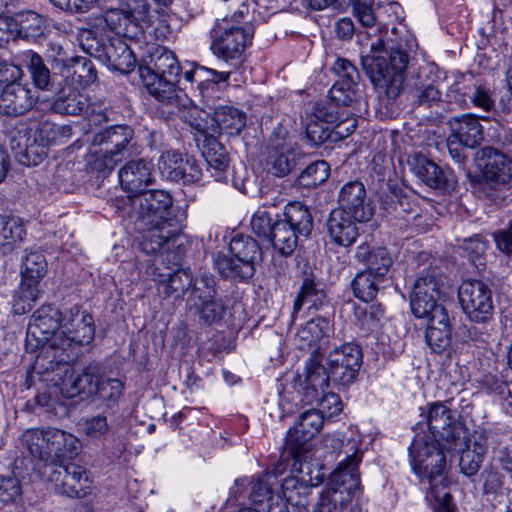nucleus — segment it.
<instances>
[{"mask_svg":"<svg viewBox=\"0 0 512 512\" xmlns=\"http://www.w3.org/2000/svg\"><path fill=\"white\" fill-rule=\"evenodd\" d=\"M362 351L355 344H344L331 351L327 358L331 381L346 386L353 383L362 364Z\"/></svg>","mask_w":512,"mask_h":512,"instance_id":"nucleus-17","label":"nucleus"},{"mask_svg":"<svg viewBox=\"0 0 512 512\" xmlns=\"http://www.w3.org/2000/svg\"><path fill=\"white\" fill-rule=\"evenodd\" d=\"M202 155L207 164L217 170L224 171L228 167V154L224 146L213 137L205 138Z\"/></svg>","mask_w":512,"mask_h":512,"instance_id":"nucleus-51","label":"nucleus"},{"mask_svg":"<svg viewBox=\"0 0 512 512\" xmlns=\"http://www.w3.org/2000/svg\"><path fill=\"white\" fill-rule=\"evenodd\" d=\"M428 326L425 332L427 345L434 353H441L451 343V325L445 308H438L428 314Z\"/></svg>","mask_w":512,"mask_h":512,"instance_id":"nucleus-24","label":"nucleus"},{"mask_svg":"<svg viewBox=\"0 0 512 512\" xmlns=\"http://www.w3.org/2000/svg\"><path fill=\"white\" fill-rule=\"evenodd\" d=\"M94 334L92 316L80 311L78 307H73L64 314L61 330L57 335H61V339L68 340L69 347L74 351L76 346L89 344Z\"/></svg>","mask_w":512,"mask_h":512,"instance_id":"nucleus-19","label":"nucleus"},{"mask_svg":"<svg viewBox=\"0 0 512 512\" xmlns=\"http://www.w3.org/2000/svg\"><path fill=\"white\" fill-rule=\"evenodd\" d=\"M193 283L192 274L187 270H178L160 280V288L167 297L181 298Z\"/></svg>","mask_w":512,"mask_h":512,"instance_id":"nucleus-48","label":"nucleus"},{"mask_svg":"<svg viewBox=\"0 0 512 512\" xmlns=\"http://www.w3.org/2000/svg\"><path fill=\"white\" fill-rule=\"evenodd\" d=\"M123 159L103 149L102 152H94L88 160L91 171L97 172L101 177L108 176L115 166Z\"/></svg>","mask_w":512,"mask_h":512,"instance_id":"nucleus-55","label":"nucleus"},{"mask_svg":"<svg viewBox=\"0 0 512 512\" xmlns=\"http://www.w3.org/2000/svg\"><path fill=\"white\" fill-rule=\"evenodd\" d=\"M158 169L166 179L183 185L197 183L202 177L198 160L177 150L163 152L158 159Z\"/></svg>","mask_w":512,"mask_h":512,"instance_id":"nucleus-16","label":"nucleus"},{"mask_svg":"<svg viewBox=\"0 0 512 512\" xmlns=\"http://www.w3.org/2000/svg\"><path fill=\"white\" fill-rule=\"evenodd\" d=\"M21 444L46 466L75 457L81 447L77 437L55 427L27 429L21 436Z\"/></svg>","mask_w":512,"mask_h":512,"instance_id":"nucleus-4","label":"nucleus"},{"mask_svg":"<svg viewBox=\"0 0 512 512\" xmlns=\"http://www.w3.org/2000/svg\"><path fill=\"white\" fill-rule=\"evenodd\" d=\"M172 203L167 191L145 189L136 196L117 198L113 205L119 216L135 221L137 229L143 232L141 248L151 254L178 235L174 221L165 216Z\"/></svg>","mask_w":512,"mask_h":512,"instance_id":"nucleus-1","label":"nucleus"},{"mask_svg":"<svg viewBox=\"0 0 512 512\" xmlns=\"http://www.w3.org/2000/svg\"><path fill=\"white\" fill-rule=\"evenodd\" d=\"M327 302V296L321 284L315 281L312 276H305L300 291L294 301L293 315L303 306L308 304V308H318Z\"/></svg>","mask_w":512,"mask_h":512,"instance_id":"nucleus-39","label":"nucleus"},{"mask_svg":"<svg viewBox=\"0 0 512 512\" xmlns=\"http://www.w3.org/2000/svg\"><path fill=\"white\" fill-rule=\"evenodd\" d=\"M40 287L32 285H25L21 282L19 290L13 297L12 310L17 315H23L29 312L39 298Z\"/></svg>","mask_w":512,"mask_h":512,"instance_id":"nucleus-53","label":"nucleus"},{"mask_svg":"<svg viewBox=\"0 0 512 512\" xmlns=\"http://www.w3.org/2000/svg\"><path fill=\"white\" fill-rule=\"evenodd\" d=\"M380 204L387 213H393L401 216L408 212L409 205L407 198L402 195L401 189L387 185V190H383L380 194Z\"/></svg>","mask_w":512,"mask_h":512,"instance_id":"nucleus-52","label":"nucleus"},{"mask_svg":"<svg viewBox=\"0 0 512 512\" xmlns=\"http://www.w3.org/2000/svg\"><path fill=\"white\" fill-rule=\"evenodd\" d=\"M78 41L85 53L99 60H103L107 45L101 44L92 30L84 29L80 31Z\"/></svg>","mask_w":512,"mask_h":512,"instance_id":"nucleus-61","label":"nucleus"},{"mask_svg":"<svg viewBox=\"0 0 512 512\" xmlns=\"http://www.w3.org/2000/svg\"><path fill=\"white\" fill-rule=\"evenodd\" d=\"M24 59L34 86L41 90H51L54 79L42 57L29 50L24 53Z\"/></svg>","mask_w":512,"mask_h":512,"instance_id":"nucleus-42","label":"nucleus"},{"mask_svg":"<svg viewBox=\"0 0 512 512\" xmlns=\"http://www.w3.org/2000/svg\"><path fill=\"white\" fill-rule=\"evenodd\" d=\"M213 121L217 125L220 133L228 136H236L246 125V115L244 112L233 106H219L213 113Z\"/></svg>","mask_w":512,"mask_h":512,"instance_id":"nucleus-37","label":"nucleus"},{"mask_svg":"<svg viewBox=\"0 0 512 512\" xmlns=\"http://www.w3.org/2000/svg\"><path fill=\"white\" fill-rule=\"evenodd\" d=\"M22 69L11 64L0 68V113L6 116H20L33 108L36 97L29 84L22 83Z\"/></svg>","mask_w":512,"mask_h":512,"instance_id":"nucleus-7","label":"nucleus"},{"mask_svg":"<svg viewBox=\"0 0 512 512\" xmlns=\"http://www.w3.org/2000/svg\"><path fill=\"white\" fill-rule=\"evenodd\" d=\"M457 451L459 452V450ZM460 451V471L468 477L475 476L484 460L486 447L478 442L468 443L467 438Z\"/></svg>","mask_w":512,"mask_h":512,"instance_id":"nucleus-44","label":"nucleus"},{"mask_svg":"<svg viewBox=\"0 0 512 512\" xmlns=\"http://www.w3.org/2000/svg\"><path fill=\"white\" fill-rule=\"evenodd\" d=\"M123 388L124 384L119 379L101 378L95 396L100 400L114 403L122 396Z\"/></svg>","mask_w":512,"mask_h":512,"instance_id":"nucleus-60","label":"nucleus"},{"mask_svg":"<svg viewBox=\"0 0 512 512\" xmlns=\"http://www.w3.org/2000/svg\"><path fill=\"white\" fill-rule=\"evenodd\" d=\"M121 188L136 196L154 182L153 164L143 158L127 161L118 171Z\"/></svg>","mask_w":512,"mask_h":512,"instance_id":"nucleus-23","label":"nucleus"},{"mask_svg":"<svg viewBox=\"0 0 512 512\" xmlns=\"http://www.w3.org/2000/svg\"><path fill=\"white\" fill-rule=\"evenodd\" d=\"M445 277L436 270L421 274L415 281L410 296V305L416 317H426L438 308H444L437 303L442 293Z\"/></svg>","mask_w":512,"mask_h":512,"instance_id":"nucleus-14","label":"nucleus"},{"mask_svg":"<svg viewBox=\"0 0 512 512\" xmlns=\"http://www.w3.org/2000/svg\"><path fill=\"white\" fill-rule=\"evenodd\" d=\"M311 439L312 437H306V434L301 433L296 425L287 433L285 448L294 458L293 470H297L296 463L298 458L307 450L306 446Z\"/></svg>","mask_w":512,"mask_h":512,"instance_id":"nucleus-59","label":"nucleus"},{"mask_svg":"<svg viewBox=\"0 0 512 512\" xmlns=\"http://www.w3.org/2000/svg\"><path fill=\"white\" fill-rule=\"evenodd\" d=\"M88 108L87 96L71 86L62 88L52 104L53 111L62 115H79Z\"/></svg>","mask_w":512,"mask_h":512,"instance_id":"nucleus-34","label":"nucleus"},{"mask_svg":"<svg viewBox=\"0 0 512 512\" xmlns=\"http://www.w3.org/2000/svg\"><path fill=\"white\" fill-rule=\"evenodd\" d=\"M355 257L366 265V271L376 275V278L383 279L393 264V259L385 247L371 248L366 243L356 248Z\"/></svg>","mask_w":512,"mask_h":512,"instance_id":"nucleus-31","label":"nucleus"},{"mask_svg":"<svg viewBox=\"0 0 512 512\" xmlns=\"http://www.w3.org/2000/svg\"><path fill=\"white\" fill-rule=\"evenodd\" d=\"M102 20L109 30L124 37L134 39L141 34L140 28L134 24L122 5L121 8H110L105 11Z\"/></svg>","mask_w":512,"mask_h":512,"instance_id":"nucleus-40","label":"nucleus"},{"mask_svg":"<svg viewBox=\"0 0 512 512\" xmlns=\"http://www.w3.org/2000/svg\"><path fill=\"white\" fill-rule=\"evenodd\" d=\"M332 326L330 321L324 317H317L307 321L297 332L303 346H311L324 337H328Z\"/></svg>","mask_w":512,"mask_h":512,"instance_id":"nucleus-45","label":"nucleus"},{"mask_svg":"<svg viewBox=\"0 0 512 512\" xmlns=\"http://www.w3.org/2000/svg\"><path fill=\"white\" fill-rule=\"evenodd\" d=\"M247 13L248 7L242 4L229 19L225 17L216 23L212 30V50L215 55L225 60L240 58L252 39L250 31L240 25Z\"/></svg>","mask_w":512,"mask_h":512,"instance_id":"nucleus-6","label":"nucleus"},{"mask_svg":"<svg viewBox=\"0 0 512 512\" xmlns=\"http://www.w3.org/2000/svg\"><path fill=\"white\" fill-rule=\"evenodd\" d=\"M359 222L353 215L344 210L334 209L327 220V229L332 241L348 247L355 242L359 233L356 223Z\"/></svg>","mask_w":512,"mask_h":512,"instance_id":"nucleus-27","label":"nucleus"},{"mask_svg":"<svg viewBox=\"0 0 512 512\" xmlns=\"http://www.w3.org/2000/svg\"><path fill=\"white\" fill-rule=\"evenodd\" d=\"M47 272V261L44 255L38 251L26 254L21 266V282L29 286L34 284L40 287V282Z\"/></svg>","mask_w":512,"mask_h":512,"instance_id":"nucleus-43","label":"nucleus"},{"mask_svg":"<svg viewBox=\"0 0 512 512\" xmlns=\"http://www.w3.org/2000/svg\"><path fill=\"white\" fill-rule=\"evenodd\" d=\"M477 163L487 183L506 186L512 182V159L493 147H483L477 152Z\"/></svg>","mask_w":512,"mask_h":512,"instance_id":"nucleus-18","label":"nucleus"},{"mask_svg":"<svg viewBox=\"0 0 512 512\" xmlns=\"http://www.w3.org/2000/svg\"><path fill=\"white\" fill-rule=\"evenodd\" d=\"M446 450L442 445L429 443L423 437H416L409 447V455L413 470L418 475L427 478L430 485V491L427 499L435 503L433 489L441 491V488L447 490L446 480L443 477V471L446 465L444 455Z\"/></svg>","mask_w":512,"mask_h":512,"instance_id":"nucleus-5","label":"nucleus"},{"mask_svg":"<svg viewBox=\"0 0 512 512\" xmlns=\"http://www.w3.org/2000/svg\"><path fill=\"white\" fill-rule=\"evenodd\" d=\"M305 394L308 403L319 400L331 381L330 371L322 365L318 355L312 356L305 365L304 372ZM299 378L302 375H298Z\"/></svg>","mask_w":512,"mask_h":512,"instance_id":"nucleus-26","label":"nucleus"},{"mask_svg":"<svg viewBox=\"0 0 512 512\" xmlns=\"http://www.w3.org/2000/svg\"><path fill=\"white\" fill-rule=\"evenodd\" d=\"M140 70H148L156 75L179 79L181 67L173 52L157 46L148 56L146 64L139 67Z\"/></svg>","mask_w":512,"mask_h":512,"instance_id":"nucleus-32","label":"nucleus"},{"mask_svg":"<svg viewBox=\"0 0 512 512\" xmlns=\"http://www.w3.org/2000/svg\"><path fill=\"white\" fill-rule=\"evenodd\" d=\"M408 164L415 176L428 187L434 189H447L450 187L445 172L426 156L416 153L409 157Z\"/></svg>","mask_w":512,"mask_h":512,"instance_id":"nucleus-30","label":"nucleus"},{"mask_svg":"<svg viewBox=\"0 0 512 512\" xmlns=\"http://www.w3.org/2000/svg\"><path fill=\"white\" fill-rule=\"evenodd\" d=\"M101 377L96 373L95 368L87 367L82 373L72 377V370L66 376V385H60L68 397H74L79 394L95 396L98 389V383Z\"/></svg>","mask_w":512,"mask_h":512,"instance_id":"nucleus-35","label":"nucleus"},{"mask_svg":"<svg viewBox=\"0 0 512 512\" xmlns=\"http://www.w3.org/2000/svg\"><path fill=\"white\" fill-rule=\"evenodd\" d=\"M212 281L206 279L204 285L208 286V291L199 296V301H194L193 306L197 309L200 319L207 324H212L221 320L225 306L220 299L214 297V291L211 289Z\"/></svg>","mask_w":512,"mask_h":512,"instance_id":"nucleus-41","label":"nucleus"},{"mask_svg":"<svg viewBox=\"0 0 512 512\" xmlns=\"http://www.w3.org/2000/svg\"><path fill=\"white\" fill-rule=\"evenodd\" d=\"M325 416L321 411L316 409H310L303 412L299 417L297 427L299 431L306 434V437H314L318 434L323 426Z\"/></svg>","mask_w":512,"mask_h":512,"instance_id":"nucleus-58","label":"nucleus"},{"mask_svg":"<svg viewBox=\"0 0 512 512\" xmlns=\"http://www.w3.org/2000/svg\"><path fill=\"white\" fill-rule=\"evenodd\" d=\"M330 175V166L324 160L309 164L296 178V184L304 188H315L324 183Z\"/></svg>","mask_w":512,"mask_h":512,"instance_id":"nucleus-46","label":"nucleus"},{"mask_svg":"<svg viewBox=\"0 0 512 512\" xmlns=\"http://www.w3.org/2000/svg\"><path fill=\"white\" fill-rule=\"evenodd\" d=\"M134 137L135 133L132 127L114 125L94 134L91 145L104 147L105 150L124 159L126 154L131 155L136 150Z\"/></svg>","mask_w":512,"mask_h":512,"instance_id":"nucleus-22","label":"nucleus"},{"mask_svg":"<svg viewBox=\"0 0 512 512\" xmlns=\"http://www.w3.org/2000/svg\"><path fill=\"white\" fill-rule=\"evenodd\" d=\"M26 236L22 220L14 215L0 216V252L8 254L18 247Z\"/></svg>","mask_w":512,"mask_h":512,"instance_id":"nucleus-33","label":"nucleus"},{"mask_svg":"<svg viewBox=\"0 0 512 512\" xmlns=\"http://www.w3.org/2000/svg\"><path fill=\"white\" fill-rule=\"evenodd\" d=\"M103 60L123 74L129 73L136 65V57L132 50L121 39H115L106 46Z\"/></svg>","mask_w":512,"mask_h":512,"instance_id":"nucleus-36","label":"nucleus"},{"mask_svg":"<svg viewBox=\"0 0 512 512\" xmlns=\"http://www.w3.org/2000/svg\"><path fill=\"white\" fill-rule=\"evenodd\" d=\"M410 93L414 102L418 105H431L441 99V92L434 83L415 81L410 87Z\"/></svg>","mask_w":512,"mask_h":512,"instance_id":"nucleus-56","label":"nucleus"},{"mask_svg":"<svg viewBox=\"0 0 512 512\" xmlns=\"http://www.w3.org/2000/svg\"><path fill=\"white\" fill-rule=\"evenodd\" d=\"M338 204L337 210H344L359 222L369 221L374 213L371 202L367 198L365 186L360 181H350L341 187Z\"/></svg>","mask_w":512,"mask_h":512,"instance_id":"nucleus-21","label":"nucleus"},{"mask_svg":"<svg viewBox=\"0 0 512 512\" xmlns=\"http://www.w3.org/2000/svg\"><path fill=\"white\" fill-rule=\"evenodd\" d=\"M457 91L461 93L464 100L468 99L475 107L484 111H490L494 107V99L489 89L477 82L458 84Z\"/></svg>","mask_w":512,"mask_h":512,"instance_id":"nucleus-47","label":"nucleus"},{"mask_svg":"<svg viewBox=\"0 0 512 512\" xmlns=\"http://www.w3.org/2000/svg\"><path fill=\"white\" fill-rule=\"evenodd\" d=\"M447 125L451 135L459 139L466 147L475 148L484 139L483 127L479 118L473 114L451 117Z\"/></svg>","mask_w":512,"mask_h":512,"instance_id":"nucleus-29","label":"nucleus"},{"mask_svg":"<svg viewBox=\"0 0 512 512\" xmlns=\"http://www.w3.org/2000/svg\"><path fill=\"white\" fill-rule=\"evenodd\" d=\"M284 218L258 209L250 221L251 230L258 237L269 241L282 256H290L300 237L307 238L313 229V218L309 209L300 202L289 203L284 209Z\"/></svg>","mask_w":512,"mask_h":512,"instance_id":"nucleus-3","label":"nucleus"},{"mask_svg":"<svg viewBox=\"0 0 512 512\" xmlns=\"http://www.w3.org/2000/svg\"><path fill=\"white\" fill-rule=\"evenodd\" d=\"M243 262L237 259L236 257H230L226 254L219 253L217 254L214 265L215 268L219 271V273L225 278L239 279V280H247L252 276H246L242 271Z\"/></svg>","mask_w":512,"mask_h":512,"instance_id":"nucleus-54","label":"nucleus"},{"mask_svg":"<svg viewBox=\"0 0 512 512\" xmlns=\"http://www.w3.org/2000/svg\"><path fill=\"white\" fill-rule=\"evenodd\" d=\"M60 127L49 121L30 123L17 131L12 147L23 153L28 164L37 165L48 155V146L56 140Z\"/></svg>","mask_w":512,"mask_h":512,"instance_id":"nucleus-10","label":"nucleus"},{"mask_svg":"<svg viewBox=\"0 0 512 512\" xmlns=\"http://www.w3.org/2000/svg\"><path fill=\"white\" fill-rule=\"evenodd\" d=\"M229 250L234 257L243 262L241 272L246 276H253L255 264L262 259L258 242L251 236L236 234L230 241Z\"/></svg>","mask_w":512,"mask_h":512,"instance_id":"nucleus-28","label":"nucleus"},{"mask_svg":"<svg viewBox=\"0 0 512 512\" xmlns=\"http://www.w3.org/2000/svg\"><path fill=\"white\" fill-rule=\"evenodd\" d=\"M306 139L313 146L333 141L332 127L318 121L308 123L306 127Z\"/></svg>","mask_w":512,"mask_h":512,"instance_id":"nucleus-63","label":"nucleus"},{"mask_svg":"<svg viewBox=\"0 0 512 512\" xmlns=\"http://www.w3.org/2000/svg\"><path fill=\"white\" fill-rule=\"evenodd\" d=\"M32 372L38 375L49 372L56 373L49 379L56 385H66V376L71 371L69 362L74 359L75 353L69 347V341L61 339V335L55 334L51 339L39 344Z\"/></svg>","mask_w":512,"mask_h":512,"instance_id":"nucleus-9","label":"nucleus"},{"mask_svg":"<svg viewBox=\"0 0 512 512\" xmlns=\"http://www.w3.org/2000/svg\"><path fill=\"white\" fill-rule=\"evenodd\" d=\"M357 127V120L350 113H340V118L332 126L333 141H340L351 135Z\"/></svg>","mask_w":512,"mask_h":512,"instance_id":"nucleus-64","label":"nucleus"},{"mask_svg":"<svg viewBox=\"0 0 512 512\" xmlns=\"http://www.w3.org/2000/svg\"><path fill=\"white\" fill-rule=\"evenodd\" d=\"M139 75L149 94L158 101L174 106L181 104V91L176 88L179 79L156 75L150 73L148 70H140Z\"/></svg>","mask_w":512,"mask_h":512,"instance_id":"nucleus-25","label":"nucleus"},{"mask_svg":"<svg viewBox=\"0 0 512 512\" xmlns=\"http://www.w3.org/2000/svg\"><path fill=\"white\" fill-rule=\"evenodd\" d=\"M269 473H264L252 482L249 498L254 504L262 505L273 500V486Z\"/></svg>","mask_w":512,"mask_h":512,"instance_id":"nucleus-57","label":"nucleus"},{"mask_svg":"<svg viewBox=\"0 0 512 512\" xmlns=\"http://www.w3.org/2000/svg\"><path fill=\"white\" fill-rule=\"evenodd\" d=\"M381 280L382 278H376L371 272H359L352 282L354 295L364 302L372 301L378 293Z\"/></svg>","mask_w":512,"mask_h":512,"instance_id":"nucleus-49","label":"nucleus"},{"mask_svg":"<svg viewBox=\"0 0 512 512\" xmlns=\"http://www.w3.org/2000/svg\"><path fill=\"white\" fill-rule=\"evenodd\" d=\"M362 28L357 31V38L362 47L363 69L376 87L383 89L388 98L395 99L403 88L410 57L399 48L392 49L388 58L375 55L385 48L387 28L379 24Z\"/></svg>","mask_w":512,"mask_h":512,"instance_id":"nucleus-2","label":"nucleus"},{"mask_svg":"<svg viewBox=\"0 0 512 512\" xmlns=\"http://www.w3.org/2000/svg\"><path fill=\"white\" fill-rule=\"evenodd\" d=\"M43 474L54 488L69 497H84L90 493L91 479L89 472L76 463L47 465Z\"/></svg>","mask_w":512,"mask_h":512,"instance_id":"nucleus-12","label":"nucleus"},{"mask_svg":"<svg viewBox=\"0 0 512 512\" xmlns=\"http://www.w3.org/2000/svg\"><path fill=\"white\" fill-rule=\"evenodd\" d=\"M461 308L467 318L474 323H488L494 315L492 291L482 281L466 280L458 290Z\"/></svg>","mask_w":512,"mask_h":512,"instance_id":"nucleus-11","label":"nucleus"},{"mask_svg":"<svg viewBox=\"0 0 512 512\" xmlns=\"http://www.w3.org/2000/svg\"><path fill=\"white\" fill-rule=\"evenodd\" d=\"M426 423L435 442L447 451L460 450L468 438V430L456 420L454 413L444 402L428 404Z\"/></svg>","mask_w":512,"mask_h":512,"instance_id":"nucleus-8","label":"nucleus"},{"mask_svg":"<svg viewBox=\"0 0 512 512\" xmlns=\"http://www.w3.org/2000/svg\"><path fill=\"white\" fill-rule=\"evenodd\" d=\"M303 154L282 138L270 139L267 147L266 167L269 173L284 177L299 164Z\"/></svg>","mask_w":512,"mask_h":512,"instance_id":"nucleus-20","label":"nucleus"},{"mask_svg":"<svg viewBox=\"0 0 512 512\" xmlns=\"http://www.w3.org/2000/svg\"><path fill=\"white\" fill-rule=\"evenodd\" d=\"M63 314L53 305H43L38 308L28 324L25 347L28 352L37 351L39 344L51 339L61 330Z\"/></svg>","mask_w":512,"mask_h":512,"instance_id":"nucleus-15","label":"nucleus"},{"mask_svg":"<svg viewBox=\"0 0 512 512\" xmlns=\"http://www.w3.org/2000/svg\"><path fill=\"white\" fill-rule=\"evenodd\" d=\"M324 447L330 453H336L339 451L345 454V458L339 462L337 468L333 472L338 471L342 464L346 467L348 465L350 466L353 462L356 466V473L359 475L358 465L361 461L362 453L359 451L355 440L349 439L344 443L340 434H328L324 438Z\"/></svg>","mask_w":512,"mask_h":512,"instance_id":"nucleus-38","label":"nucleus"},{"mask_svg":"<svg viewBox=\"0 0 512 512\" xmlns=\"http://www.w3.org/2000/svg\"><path fill=\"white\" fill-rule=\"evenodd\" d=\"M22 487L15 477L0 476V502L3 504L16 503L21 499Z\"/></svg>","mask_w":512,"mask_h":512,"instance_id":"nucleus-62","label":"nucleus"},{"mask_svg":"<svg viewBox=\"0 0 512 512\" xmlns=\"http://www.w3.org/2000/svg\"><path fill=\"white\" fill-rule=\"evenodd\" d=\"M298 475L286 477L282 482V494L284 499L292 507V512H309L308 497L311 488L320 485L324 480V474L319 469L313 471L309 463L300 464L297 468Z\"/></svg>","mask_w":512,"mask_h":512,"instance_id":"nucleus-13","label":"nucleus"},{"mask_svg":"<svg viewBox=\"0 0 512 512\" xmlns=\"http://www.w3.org/2000/svg\"><path fill=\"white\" fill-rule=\"evenodd\" d=\"M329 98L338 106L349 107L361 98L359 84L336 81L329 90Z\"/></svg>","mask_w":512,"mask_h":512,"instance_id":"nucleus-50","label":"nucleus"}]
</instances>
